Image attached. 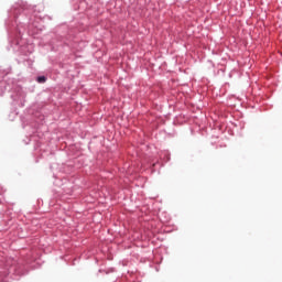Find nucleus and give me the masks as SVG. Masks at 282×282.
I'll return each mask as SVG.
<instances>
[{
  "label": "nucleus",
  "instance_id": "obj_1",
  "mask_svg": "<svg viewBox=\"0 0 282 282\" xmlns=\"http://www.w3.org/2000/svg\"><path fill=\"white\" fill-rule=\"evenodd\" d=\"M47 78L45 76H39L37 77V83H45Z\"/></svg>",
  "mask_w": 282,
  "mask_h": 282
}]
</instances>
